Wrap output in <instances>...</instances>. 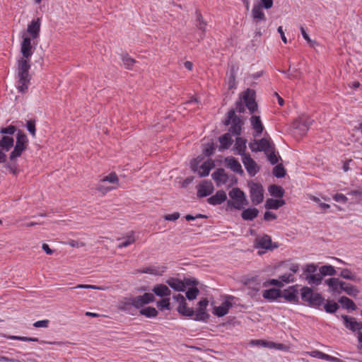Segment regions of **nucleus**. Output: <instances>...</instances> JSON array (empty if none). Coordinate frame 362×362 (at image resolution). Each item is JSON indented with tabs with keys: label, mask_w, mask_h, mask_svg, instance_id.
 Instances as JSON below:
<instances>
[{
	"label": "nucleus",
	"mask_w": 362,
	"mask_h": 362,
	"mask_svg": "<svg viewBox=\"0 0 362 362\" xmlns=\"http://www.w3.org/2000/svg\"><path fill=\"white\" fill-rule=\"evenodd\" d=\"M30 69V60L21 59L18 62V86L19 92L24 93L27 92L31 77L29 74Z\"/></svg>",
	"instance_id": "f257e3e1"
},
{
	"label": "nucleus",
	"mask_w": 362,
	"mask_h": 362,
	"mask_svg": "<svg viewBox=\"0 0 362 362\" xmlns=\"http://www.w3.org/2000/svg\"><path fill=\"white\" fill-rule=\"evenodd\" d=\"M230 199L227 201V207L241 210L248 204V201L243 191L235 187L229 192Z\"/></svg>",
	"instance_id": "f03ea898"
},
{
	"label": "nucleus",
	"mask_w": 362,
	"mask_h": 362,
	"mask_svg": "<svg viewBox=\"0 0 362 362\" xmlns=\"http://www.w3.org/2000/svg\"><path fill=\"white\" fill-rule=\"evenodd\" d=\"M28 139L26 134L21 130H18L16 136V141L13 150L10 153L11 160L20 157L22 153L27 148Z\"/></svg>",
	"instance_id": "7ed1b4c3"
},
{
	"label": "nucleus",
	"mask_w": 362,
	"mask_h": 362,
	"mask_svg": "<svg viewBox=\"0 0 362 362\" xmlns=\"http://www.w3.org/2000/svg\"><path fill=\"white\" fill-rule=\"evenodd\" d=\"M301 298L308 302L310 305L319 307L324 303V298L320 293H315L309 287H303L301 289Z\"/></svg>",
	"instance_id": "20e7f679"
},
{
	"label": "nucleus",
	"mask_w": 362,
	"mask_h": 362,
	"mask_svg": "<svg viewBox=\"0 0 362 362\" xmlns=\"http://www.w3.org/2000/svg\"><path fill=\"white\" fill-rule=\"evenodd\" d=\"M166 284L176 291H185L188 286H197L198 281L192 278H185L184 280L170 278L166 281Z\"/></svg>",
	"instance_id": "39448f33"
},
{
	"label": "nucleus",
	"mask_w": 362,
	"mask_h": 362,
	"mask_svg": "<svg viewBox=\"0 0 362 362\" xmlns=\"http://www.w3.org/2000/svg\"><path fill=\"white\" fill-rule=\"evenodd\" d=\"M250 196L253 204L257 205L263 202L264 189L261 184L249 182Z\"/></svg>",
	"instance_id": "423d86ee"
},
{
	"label": "nucleus",
	"mask_w": 362,
	"mask_h": 362,
	"mask_svg": "<svg viewBox=\"0 0 362 362\" xmlns=\"http://www.w3.org/2000/svg\"><path fill=\"white\" fill-rule=\"evenodd\" d=\"M242 99L244 100L246 107L252 114L258 109L257 103L255 102V92L252 89H247L242 94Z\"/></svg>",
	"instance_id": "0eeeda50"
},
{
	"label": "nucleus",
	"mask_w": 362,
	"mask_h": 362,
	"mask_svg": "<svg viewBox=\"0 0 362 362\" xmlns=\"http://www.w3.org/2000/svg\"><path fill=\"white\" fill-rule=\"evenodd\" d=\"M131 298L132 300V304H133V308L136 309H139L142 308L144 305L153 302L155 300L154 296L151 293H145L142 296H137Z\"/></svg>",
	"instance_id": "6e6552de"
},
{
	"label": "nucleus",
	"mask_w": 362,
	"mask_h": 362,
	"mask_svg": "<svg viewBox=\"0 0 362 362\" xmlns=\"http://www.w3.org/2000/svg\"><path fill=\"white\" fill-rule=\"evenodd\" d=\"M341 319L343 320L344 327L352 332L356 334L360 330H362V322H358L355 317L348 315H341Z\"/></svg>",
	"instance_id": "1a4fd4ad"
},
{
	"label": "nucleus",
	"mask_w": 362,
	"mask_h": 362,
	"mask_svg": "<svg viewBox=\"0 0 362 362\" xmlns=\"http://www.w3.org/2000/svg\"><path fill=\"white\" fill-rule=\"evenodd\" d=\"M242 161L250 176L253 177L258 173L259 168L249 154L243 156V157H242Z\"/></svg>",
	"instance_id": "9d476101"
},
{
	"label": "nucleus",
	"mask_w": 362,
	"mask_h": 362,
	"mask_svg": "<svg viewBox=\"0 0 362 362\" xmlns=\"http://www.w3.org/2000/svg\"><path fill=\"white\" fill-rule=\"evenodd\" d=\"M312 122L310 118L303 116L296 121L294 127L299 132L300 135H304L309 129Z\"/></svg>",
	"instance_id": "9b49d317"
},
{
	"label": "nucleus",
	"mask_w": 362,
	"mask_h": 362,
	"mask_svg": "<svg viewBox=\"0 0 362 362\" xmlns=\"http://www.w3.org/2000/svg\"><path fill=\"white\" fill-rule=\"evenodd\" d=\"M34 48L31 45V38L29 37H25L21 43V52L24 59H29L33 55Z\"/></svg>",
	"instance_id": "f8f14e48"
},
{
	"label": "nucleus",
	"mask_w": 362,
	"mask_h": 362,
	"mask_svg": "<svg viewBox=\"0 0 362 362\" xmlns=\"http://www.w3.org/2000/svg\"><path fill=\"white\" fill-rule=\"evenodd\" d=\"M214 192V186L210 181L204 180L197 186V197H204Z\"/></svg>",
	"instance_id": "ddd939ff"
},
{
	"label": "nucleus",
	"mask_w": 362,
	"mask_h": 362,
	"mask_svg": "<svg viewBox=\"0 0 362 362\" xmlns=\"http://www.w3.org/2000/svg\"><path fill=\"white\" fill-rule=\"evenodd\" d=\"M224 163L226 166L230 168L233 172L240 175L244 173L240 163L236 158L232 156L226 157L224 160Z\"/></svg>",
	"instance_id": "4468645a"
},
{
	"label": "nucleus",
	"mask_w": 362,
	"mask_h": 362,
	"mask_svg": "<svg viewBox=\"0 0 362 362\" xmlns=\"http://www.w3.org/2000/svg\"><path fill=\"white\" fill-rule=\"evenodd\" d=\"M255 243L257 247H260L265 250H272L273 248L272 245V238L268 235H264L261 237H257L255 239ZM274 247H277V245H274Z\"/></svg>",
	"instance_id": "2eb2a0df"
},
{
	"label": "nucleus",
	"mask_w": 362,
	"mask_h": 362,
	"mask_svg": "<svg viewBox=\"0 0 362 362\" xmlns=\"http://www.w3.org/2000/svg\"><path fill=\"white\" fill-rule=\"evenodd\" d=\"M232 305V302L227 299L223 302L221 305L215 306L213 309V313L218 317H223L228 314Z\"/></svg>",
	"instance_id": "dca6fc26"
},
{
	"label": "nucleus",
	"mask_w": 362,
	"mask_h": 362,
	"mask_svg": "<svg viewBox=\"0 0 362 362\" xmlns=\"http://www.w3.org/2000/svg\"><path fill=\"white\" fill-rule=\"evenodd\" d=\"M211 177L218 186L226 184L228 180V176L223 168L217 169L212 173Z\"/></svg>",
	"instance_id": "f3484780"
},
{
	"label": "nucleus",
	"mask_w": 362,
	"mask_h": 362,
	"mask_svg": "<svg viewBox=\"0 0 362 362\" xmlns=\"http://www.w3.org/2000/svg\"><path fill=\"white\" fill-rule=\"evenodd\" d=\"M227 199V195L225 191L218 190L216 193L208 198L207 202L211 205H218L224 202Z\"/></svg>",
	"instance_id": "a211bd4d"
},
{
	"label": "nucleus",
	"mask_w": 362,
	"mask_h": 362,
	"mask_svg": "<svg viewBox=\"0 0 362 362\" xmlns=\"http://www.w3.org/2000/svg\"><path fill=\"white\" fill-rule=\"evenodd\" d=\"M132 298H124L119 300L117 304V308L121 310L126 312L129 314H133V304H132Z\"/></svg>",
	"instance_id": "6ab92c4d"
},
{
	"label": "nucleus",
	"mask_w": 362,
	"mask_h": 362,
	"mask_svg": "<svg viewBox=\"0 0 362 362\" xmlns=\"http://www.w3.org/2000/svg\"><path fill=\"white\" fill-rule=\"evenodd\" d=\"M40 30V18L33 20L28 25L27 31L31 35L33 39H35L39 36Z\"/></svg>",
	"instance_id": "aec40b11"
},
{
	"label": "nucleus",
	"mask_w": 362,
	"mask_h": 362,
	"mask_svg": "<svg viewBox=\"0 0 362 362\" xmlns=\"http://www.w3.org/2000/svg\"><path fill=\"white\" fill-rule=\"evenodd\" d=\"M250 124L255 132V136H259L263 132L264 126L259 116H252L250 118Z\"/></svg>",
	"instance_id": "412c9836"
},
{
	"label": "nucleus",
	"mask_w": 362,
	"mask_h": 362,
	"mask_svg": "<svg viewBox=\"0 0 362 362\" xmlns=\"http://www.w3.org/2000/svg\"><path fill=\"white\" fill-rule=\"evenodd\" d=\"M247 140L242 137H237L235 139V144L234 146V148L236 151V153L243 157V156H246L245 151L247 148L246 146Z\"/></svg>",
	"instance_id": "4be33fe9"
},
{
	"label": "nucleus",
	"mask_w": 362,
	"mask_h": 362,
	"mask_svg": "<svg viewBox=\"0 0 362 362\" xmlns=\"http://www.w3.org/2000/svg\"><path fill=\"white\" fill-rule=\"evenodd\" d=\"M196 23L195 25L198 30L202 31L200 35L201 39H203L204 37V33L206 31V22L204 20L202 13L199 11H196Z\"/></svg>",
	"instance_id": "5701e85b"
},
{
	"label": "nucleus",
	"mask_w": 362,
	"mask_h": 362,
	"mask_svg": "<svg viewBox=\"0 0 362 362\" xmlns=\"http://www.w3.org/2000/svg\"><path fill=\"white\" fill-rule=\"evenodd\" d=\"M153 292L159 297H168L171 294V291L164 284H157L153 289Z\"/></svg>",
	"instance_id": "b1692460"
},
{
	"label": "nucleus",
	"mask_w": 362,
	"mask_h": 362,
	"mask_svg": "<svg viewBox=\"0 0 362 362\" xmlns=\"http://www.w3.org/2000/svg\"><path fill=\"white\" fill-rule=\"evenodd\" d=\"M214 166V163L211 160L204 162L199 167L198 171L199 177H202L209 175L211 170L213 169Z\"/></svg>",
	"instance_id": "393cba45"
},
{
	"label": "nucleus",
	"mask_w": 362,
	"mask_h": 362,
	"mask_svg": "<svg viewBox=\"0 0 362 362\" xmlns=\"http://www.w3.org/2000/svg\"><path fill=\"white\" fill-rule=\"evenodd\" d=\"M252 16L255 21H264L266 20L265 15L262 11L261 5L255 4L252 10Z\"/></svg>",
	"instance_id": "a878e982"
},
{
	"label": "nucleus",
	"mask_w": 362,
	"mask_h": 362,
	"mask_svg": "<svg viewBox=\"0 0 362 362\" xmlns=\"http://www.w3.org/2000/svg\"><path fill=\"white\" fill-rule=\"evenodd\" d=\"M257 143V148L253 149V152L264 151L265 153H267L274 147L267 139L258 140Z\"/></svg>",
	"instance_id": "bb28decb"
},
{
	"label": "nucleus",
	"mask_w": 362,
	"mask_h": 362,
	"mask_svg": "<svg viewBox=\"0 0 362 362\" xmlns=\"http://www.w3.org/2000/svg\"><path fill=\"white\" fill-rule=\"evenodd\" d=\"M325 283L329 286L333 292L340 293L341 291V284L344 281H341L337 278H330L325 280Z\"/></svg>",
	"instance_id": "cd10ccee"
},
{
	"label": "nucleus",
	"mask_w": 362,
	"mask_h": 362,
	"mask_svg": "<svg viewBox=\"0 0 362 362\" xmlns=\"http://www.w3.org/2000/svg\"><path fill=\"white\" fill-rule=\"evenodd\" d=\"M13 138L11 136H3L0 139V150L4 151L5 152L8 151V150L13 146Z\"/></svg>",
	"instance_id": "c85d7f7f"
},
{
	"label": "nucleus",
	"mask_w": 362,
	"mask_h": 362,
	"mask_svg": "<svg viewBox=\"0 0 362 362\" xmlns=\"http://www.w3.org/2000/svg\"><path fill=\"white\" fill-rule=\"evenodd\" d=\"M259 214V210L256 208L246 209L241 213V217L245 221H252Z\"/></svg>",
	"instance_id": "c756f323"
},
{
	"label": "nucleus",
	"mask_w": 362,
	"mask_h": 362,
	"mask_svg": "<svg viewBox=\"0 0 362 362\" xmlns=\"http://www.w3.org/2000/svg\"><path fill=\"white\" fill-rule=\"evenodd\" d=\"M230 124L243 125V122L239 117L235 115V110L232 109L228 112L227 118L225 121V124Z\"/></svg>",
	"instance_id": "7c9ffc66"
},
{
	"label": "nucleus",
	"mask_w": 362,
	"mask_h": 362,
	"mask_svg": "<svg viewBox=\"0 0 362 362\" xmlns=\"http://www.w3.org/2000/svg\"><path fill=\"white\" fill-rule=\"evenodd\" d=\"M264 298L269 300H274L281 296V291L277 288L264 290L262 293Z\"/></svg>",
	"instance_id": "2f4dec72"
},
{
	"label": "nucleus",
	"mask_w": 362,
	"mask_h": 362,
	"mask_svg": "<svg viewBox=\"0 0 362 362\" xmlns=\"http://www.w3.org/2000/svg\"><path fill=\"white\" fill-rule=\"evenodd\" d=\"M284 199H268L266 201L265 207L269 209H278L285 204Z\"/></svg>",
	"instance_id": "473e14b6"
},
{
	"label": "nucleus",
	"mask_w": 362,
	"mask_h": 362,
	"mask_svg": "<svg viewBox=\"0 0 362 362\" xmlns=\"http://www.w3.org/2000/svg\"><path fill=\"white\" fill-rule=\"evenodd\" d=\"M220 149H227L232 144L233 140L230 133H226L219 137Z\"/></svg>",
	"instance_id": "72a5a7b5"
},
{
	"label": "nucleus",
	"mask_w": 362,
	"mask_h": 362,
	"mask_svg": "<svg viewBox=\"0 0 362 362\" xmlns=\"http://www.w3.org/2000/svg\"><path fill=\"white\" fill-rule=\"evenodd\" d=\"M339 303L341 305V306L346 309H350L351 310H356L357 307L354 302L346 296H341L339 299Z\"/></svg>",
	"instance_id": "f704fd0d"
},
{
	"label": "nucleus",
	"mask_w": 362,
	"mask_h": 362,
	"mask_svg": "<svg viewBox=\"0 0 362 362\" xmlns=\"http://www.w3.org/2000/svg\"><path fill=\"white\" fill-rule=\"evenodd\" d=\"M341 286V291H345L349 296L356 297L359 293L358 289L355 286L346 282H344Z\"/></svg>",
	"instance_id": "c9c22d12"
},
{
	"label": "nucleus",
	"mask_w": 362,
	"mask_h": 362,
	"mask_svg": "<svg viewBox=\"0 0 362 362\" xmlns=\"http://www.w3.org/2000/svg\"><path fill=\"white\" fill-rule=\"evenodd\" d=\"M311 356L313 357H317L318 358L325 359V360H327L328 361H332V362H339L340 361L339 358H336L334 356H329V355L326 354L320 351H313L311 354Z\"/></svg>",
	"instance_id": "e433bc0d"
},
{
	"label": "nucleus",
	"mask_w": 362,
	"mask_h": 362,
	"mask_svg": "<svg viewBox=\"0 0 362 362\" xmlns=\"http://www.w3.org/2000/svg\"><path fill=\"white\" fill-rule=\"evenodd\" d=\"M269 192L272 196L278 198H281L284 195V189L283 187L276 185H270L269 187Z\"/></svg>",
	"instance_id": "4c0bfd02"
},
{
	"label": "nucleus",
	"mask_w": 362,
	"mask_h": 362,
	"mask_svg": "<svg viewBox=\"0 0 362 362\" xmlns=\"http://www.w3.org/2000/svg\"><path fill=\"white\" fill-rule=\"evenodd\" d=\"M305 280L310 285L318 286L322 283V276L320 274V273L311 275H306Z\"/></svg>",
	"instance_id": "58836bf2"
},
{
	"label": "nucleus",
	"mask_w": 362,
	"mask_h": 362,
	"mask_svg": "<svg viewBox=\"0 0 362 362\" xmlns=\"http://www.w3.org/2000/svg\"><path fill=\"white\" fill-rule=\"evenodd\" d=\"M4 168L6 170H7L9 173H12L14 175H18L20 170L18 169V164L16 161V159L11 160L10 162L5 164Z\"/></svg>",
	"instance_id": "ea45409f"
},
{
	"label": "nucleus",
	"mask_w": 362,
	"mask_h": 362,
	"mask_svg": "<svg viewBox=\"0 0 362 362\" xmlns=\"http://www.w3.org/2000/svg\"><path fill=\"white\" fill-rule=\"evenodd\" d=\"M177 311L181 315H182L184 316H187V317H192L194 314V312L193 309L190 308H188L187 306V303H185L183 304L179 305V306L177 308Z\"/></svg>",
	"instance_id": "a19ab883"
},
{
	"label": "nucleus",
	"mask_w": 362,
	"mask_h": 362,
	"mask_svg": "<svg viewBox=\"0 0 362 362\" xmlns=\"http://www.w3.org/2000/svg\"><path fill=\"white\" fill-rule=\"evenodd\" d=\"M320 273L322 276H334L336 274V270L334 267L332 265H324L320 267L319 269Z\"/></svg>",
	"instance_id": "79ce46f5"
},
{
	"label": "nucleus",
	"mask_w": 362,
	"mask_h": 362,
	"mask_svg": "<svg viewBox=\"0 0 362 362\" xmlns=\"http://www.w3.org/2000/svg\"><path fill=\"white\" fill-rule=\"evenodd\" d=\"M340 276L345 279L351 280L354 281H360V278L357 277V276L353 274L349 269H343L341 271Z\"/></svg>",
	"instance_id": "37998d69"
},
{
	"label": "nucleus",
	"mask_w": 362,
	"mask_h": 362,
	"mask_svg": "<svg viewBox=\"0 0 362 362\" xmlns=\"http://www.w3.org/2000/svg\"><path fill=\"white\" fill-rule=\"evenodd\" d=\"M139 313L147 317H154L158 315V311L153 307H146L139 310Z\"/></svg>",
	"instance_id": "c03bdc74"
},
{
	"label": "nucleus",
	"mask_w": 362,
	"mask_h": 362,
	"mask_svg": "<svg viewBox=\"0 0 362 362\" xmlns=\"http://www.w3.org/2000/svg\"><path fill=\"white\" fill-rule=\"evenodd\" d=\"M209 317V315L206 312V310L202 308H199L197 311L194 317V320L197 321H205Z\"/></svg>",
	"instance_id": "a18cd8bd"
},
{
	"label": "nucleus",
	"mask_w": 362,
	"mask_h": 362,
	"mask_svg": "<svg viewBox=\"0 0 362 362\" xmlns=\"http://www.w3.org/2000/svg\"><path fill=\"white\" fill-rule=\"evenodd\" d=\"M235 75L236 71L234 67L230 70V74L228 78V89H233L235 88Z\"/></svg>",
	"instance_id": "49530a36"
},
{
	"label": "nucleus",
	"mask_w": 362,
	"mask_h": 362,
	"mask_svg": "<svg viewBox=\"0 0 362 362\" xmlns=\"http://www.w3.org/2000/svg\"><path fill=\"white\" fill-rule=\"evenodd\" d=\"M199 101L196 98H192L191 100L184 103V108L187 110H195L199 107Z\"/></svg>",
	"instance_id": "de8ad7c7"
},
{
	"label": "nucleus",
	"mask_w": 362,
	"mask_h": 362,
	"mask_svg": "<svg viewBox=\"0 0 362 362\" xmlns=\"http://www.w3.org/2000/svg\"><path fill=\"white\" fill-rule=\"evenodd\" d=\"M114 187L107 185V182H105L103 180H100L98 184L96 189L101 192L103 194H105L109 191L113 189Z\"/></svg>",
	"instance_id": "09e8293b"
},
{
	"label": "nucleus",
	"mask_w": 362,
	"mask_h": 362,
	"mask_svg": "<svg viewBox=\"0 0 362 362\" xmlns=\"http://www.w3.org/2000/svg\"><path fill=\"white\" fill-rule=\"evenodd\" d=\"M273 174L278 178L284 177L286 175V170L281 164H278L273 169Z\"/></svg>",
	"instance_id": "8fccbe9b"
},
{
	"label": "nucleus",
	"mask_w": 362,
	"mask_h": 362,
	"mask_svg": "<svg viewBox=\"0 0 362 362\" xmlns=\"http://www.w3.org/2000/svg\"><path fill=\"white\" fill-rule=\"evenodd\" d=\"M324 308L327 313H334L339 308V305L335 302L327 300V302L325 303L324 306Z\"/></svg>",
	"instance_id": "3c124183"
},
{
	"label": "nucleus",
	"mask_w": 362,
	"mask_h": 362,
	"mask_svg": "<svg viewBox=\"0 0 362 362\" xmlns=\"http://www.w3.org/2000/svg\"><path fill=\"white\" fill-rule=\"evenodd\" d=\"M134 242H135V238L134 236V232L132 231L131 233L125 238V240L124 242L121 243L118 245V247L119 248L126 247Z\"/></svg>",
	"instance_id": "603ef678"
},
{
	"label": "nucleus",
	"mask_w": 362,
	"mask_h": 362,
	"mask_svg": "<svg viewBox=\"0 0 362 362\" xmlns=\"http://www.w3.org/2000/svg\"><path fill=\"white\" fill-rule=\"evenodd\" d=\"M194 287L189 288L186 292V297L188 300H194L198 296L199 291L195 287L196 286H193Z\"/></svg>",
	"instance_id": "864d4df0"
},
{
	"label": "nucleus",
	"mask_w": 362,
	"mask_h": 362,
	"mask_svg": "<svg viewBox=\"0 0 362 362\" xmlns=\"http://www.w3.org/2000/svg\"><path fill=\"white\" fill-rule=\"evenodd\" d=\"M280 281L284 285V283L288 284L291 282H293L295 281V277L293 274L286 273L284 274L280 275L279 276Z\"/></svg>",
	"instance_id": "5fc2aeb1"
},
{
	"label": "nucleus",
	"mask_w": 362,
	"mask_h": 362,
	"mask_svg": "<svg viewBox=\"0 0 362 362\" xmlns=\"http://www.w3.org/2000/svg\"><path fill=\"white\" fill-rule=\"evenodd\" d=\"M4 337L9 339H13V340H19L23 341H37V338H33V337H19V336H13V335H4Z\"/></svg>",
	"instance_id": "6e6d98bb"
},
{
	"label": "nucleus",
	"mask_w": 362,
	"mask_h": 362,
	"mask_svg": "<svg viewBox=\"0 0 362 362\" xmlns=\"http://www.w3.org/2000/svg\"><path fill=\"white\" fill-rule=\"evenodd\" d=\"M157 307L160 310H170V298H165L157 302Z\"/></svg>",
	"instance_id": "4d7b16f0"
},
{
	"label": "nucleus",
	"mask_w": 362,
	"mask_h": 362,
	"mask_svg": "<svg viewBox=\"0 0 362 362\" xmlns=\"http://www.w3.org/2000/svg\"><path fill=\"white\" fill-rule=\"evenodd\" d=\"M27 130L30 132V134L35 137L36 134V129H35V120L30 119L27 121L26 123Z\"/></svg>",
	"instance_id": "13d9d810"
},
{
	"label": "nucleus",
	"mask_w": 362,
	"mask_h": 362,
	"mask_svg": "<svg viewBox=\"0 0 362 362\" xmlns=\"http://www.w3.org/2000/svg\"><path fill=\"white\" fill-rule=\"evenodd\" d=\"M16 131V128L13 125H9L7 127H4L0 129V134H6V136L13 135Z\"/></svg>",
	"instance_id": "bf43d9fd"
},
{
	"label": "nucleus",
	"mask_w": 362,
	"mask_h": 362,
	"mask_svg": "<svg viewBox=\"0 0 362 362\" xmlns=\"http://www.w3.org/2000/svg\"><path fill=\"white\" fill-rule=\"evenodd\" d=\"M266 154L267 155L268 160L271 164L274 165L278 163L279 159L275 154L274 147L269 150V152H267Z\"/></svg>",
	"instance_id": "052dcab7"
},
{
	"label": "nucleus",
	"mask_w": 362,
	"mask_h": 362,
	"mask_svg": "<svg viewBox=\"0 0 362 362\" xmlns=\"http://www.w3.org/2000/svg\"><path fill=\"white\" fill-rule=\"evenodd\" d=\"M76 288H91L95 290H104L105 288L101 286H97L95 285H88V284H78L74 287L70 288V289H76Z\"/></svg>",
	"instance_id": "680f3d73"
},
{
	"label": "nucleus",
	"mask_w": 362,
	"mask_h": 362,
	"mask_svg": "<svg viewBox=\"0 0 362 362\" xmlns=\"http://www.w3.org/2000/svg\"><path fill=\"white\" fill-rule=\"evenodd\" d=\"M105 182L117 183L118 177L115 173H110L102 179Z\"/></svg>",
	"instance_id": "e2e57ef3"
},
{
	"label": "nucleus",
	"mask_w": 362,
	"mask_h": 362,
	"mask_svg": "<svg viewBox=\"0 0 362 362\" xmlns=\"http://www.w3.org/2000/svg\"><path fill=\"white\" fill-rule=\"evenodd\" d=\"M316 271H317V266L315 265L314 264H309L306 265L305 270H304V273H305V276L311 275V274H315Z\"/></svg>",
	"instance_id": "0e129e2a"
},
{
	"label": "nucleus",
	"mask_w": 362,
	"mask_h": 362,
	"mask_svg": "<svg viewBox=\"0 0 362 362\" xmlns=\"http://www.w3.org/2000/svg\"><path fill=\"white\" fill-rule=\"evenodd\" d=\"M241 130H242V125L231 124V126L229 129L228 133H230V134L231 133L234 135H240L241 133Z\"/></svg>",
	"instance_id": "69168bd1"
},
{
	"label": "nucleus",
	"mask_w": 362,
	"mask_h": 362,
	"mask_svg": "<svg viewBox=\"0 0 362 362\" xmlns=\"http://www.w3.org/2000/svg\"><path fill=\"white\" fill-rule=\"evenodd\" d=\"M300 33L303 38L307 41L310 46L313 47L314 45L316 43L315 41H313L310 38L308 34L306 33L305 28L303 26L300 27Z\"/></svg>",
	"instance_id": "338daca9"
},
{
	"label": "nucleus",
	"mask_w": 362,
	"mask_h": 362,
	"mask_svg": "<svg viewBox=\"0 0 362 362\" xmlns=\"http://www.w3.org/2000/svg\"><path fill=\"white\" fill-rule=\"evenodd\" d=\"M124 65L126 66L127 69H132L134 64L135 63V60L129 57H124L122 59Z\"/></svg>",
	"instance_id": "774afa93"
}]
</instances>
